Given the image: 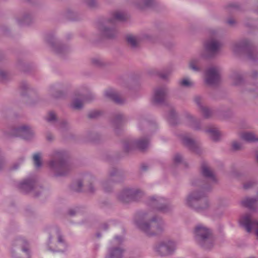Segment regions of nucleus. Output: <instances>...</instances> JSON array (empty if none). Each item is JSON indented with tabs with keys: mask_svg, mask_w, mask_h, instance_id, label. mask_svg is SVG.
<instances>
[{
	"mask_svg": "<svg viewBox=\"0 0 258 258\" xmlns=\"http://www.w3.org/2000/svg\"><path fill=\"white\" fill-rule=\"evenodd\" d=\"M202 173L203 175L210 180V183L208 185L202 184L201 182L198 183L193 182L192 184L200 186L199 190H194L190 192L185 199V205L199 213H204L210 208V203L208 199L203 198L206 197V191L210 189L211 183L216 182L215 175L211 169L207 165H203L202 167Z\"/></svg>",
	"mask_w": 258,
	"mask_h": 258,
	"instance_id": "1",
	"label": "nucleus"
},
{
	"mask_svg": "<svg viewBox=\"0 0 258 258\" xmlns=\"http://www.w3.org/2000/svg\"><path fill=\"white\" fill-rule=\"evenodd\" d=\"M135 223L138 228L149 237L159 235L165 229L164 222L159 217L153 215L152 212L139 214Z\"/></svg>",
	"mask_w": 258,
	"mask_h": 258,
	"instance_id": "2",
	"label": "nucleus"
},
{
	"mask_svg": "<svg viewBox=\"0 0 258 258\" xmlns=\"http://www.w3.org/2000/svg\"><path fill=\"white\" fill-rule=\"evenodd\" d=\"M50 160L48 165L55 177L66 175L71 170V165L65 159L67 153L61 149L53 150L49 155Z\"/></svg>",
	"mask_w": 258,
	"mask_h": 258,
	"instance_id": "3",
	"label": "nucleus"
},
{
	"mask_svg": "<svg viewBox=\"0 0 258 258\" xmlns=\"http://www.w3.org/2000/svg\"><path fill=\"white\" fill-rule=\"evenodd\" d=\"M126 19V15L123 12L116 11L112 14L111 18L99 24L98 29L101 35L106 38H113L116 36L117 31L115 27H110L116 21H122Z\"/></svg>",
	"mask_w": 258,
	"mask_h": 258,
	"instance_id": "4",
	"label": "nucleus"
},
{
	"mask_svg": "<svg viewBox=\"0 0 258 258\" xmlns=\"http://www.w3.org/2000/svg\"><path fill=\"white\" fill-rule=\"evenodd\" d=\"M196 240L206 249L211 248L213 245V239L211 230L203 224L196 226L194 230Z\"/></svg>",
	"mask_w": 258,
	"mask_h": 258,
	"instance_id": "5",
	"label": "nucleus"
},
{
	"mask_svg": "<svg viewBox=\"0 0 258 258\" xmlns=\"http://www.w3.org/2000/svg\"><path fill=\"white\" fill-rule=\"evenodd\" d=\"M154 252L160 256H167L173 254L177 248V242L171 239L160 240L153 246Z\"/></svg>",
	"mask_w": 258,
	"mask_h": 258,
	"instance_id": "6",
	"label": "nucleus"
},
{
	"mask_svg": "<svg viewBox=\"0 0 258 258\" xmlns=\"http://www.w3.org/2000/svg\"><path fill=\"white\" fill-rule=\"evenodd\" d=\"M221 47V43L215 37L207 40L204 43V49L201 52L203 59H208L214 56Z\"/></svg>",
	"mask_w": 258,
	"mask_h": 258,
	"instance_id": "7",
	"label": "nucleus"
},
{
	"mask_svg": "<svg viewBox=\"0 0 258 258\" xmlns=\"http://www.w3.org/2000/svg\"><path fill=\"white\" fill-rule=\"evenodd\" d=\"M5 135L8 138L21 137L25 140H30L33 136V131L28 126L23 125L13 127L5 131Z\"/></svg>",
	"mask_w": 258,
	"mask_h": 258,
	"instance_id": "8",
	"label": "nucleus"
},
{
	"mask_svg": "<svg viewBox=\"0 0 258 258\" xmlns=\"http://www.w3.org/2000/svg\"><path fill=\"white\" fill-rule=\"evenodd\" d=\"M123 238L121 236H115L110 242L107 253L105 258H122L124 250L119 246Z\"/></svg>",
	"mask_w": 258,
	"mask_h": 258,
	"instance_id": "9",
	"label": "nucleus"
},
{
	"mask_svg": "<svg viewBox=\"0 0 258 258\" xmlns=\"http://www.w3.org/2000/svg\"><path fill=\"white\" fill-rule=\"evenodd\" d=\"M148 204L154 210L163 212H166L171 209L168 201L159 196H154L151 197L149 199Z\"/></svg>",
	"mask_w": 258,
	"mask_h": 258,
	"instance_id": "10",
	"label": "nucleus"
},
{
	"mask_svg": "<svg viewBox=\"0 0 258 258\" xmlns=\"http://www.w3.org/2000/svg\"><path fill=\"white\" fill-rule=\"evenodd\" d=\"M149 145V141L147 139L143 138L138 141L130 140L125 141L123 143V149L125 152H130L136 148L141 150L146 149Z\"/></svg>",
	"mask_w": 258,
	"mask_h": 258,
	"instance_id": "11",
	"label": "nucleus"
},
{
	"mask_svg": "<svg viewBox=\"0 0 258 258\" xmlns=\"http://www.w3.org/2000/svg\"><path fill=\"white\" fill-rule=\"evenodd\" d=\"M18 187L23 192L27 193L32 191L35 197H37L39 195V194L35 193L38 187L36 184V180L34 177H30L24 179L18 184Z\"/></svg>",
	"mask_w": 258,
	"mask_h": 258,
	"instance_id": "12",
	"label": "nucleus"
},
{
	"mask_svg": "<svg viewBox=\"0 0 258 258\" xmlns=\"http://www.w3.org/2000/svg\"><path fill=\"white\" fill-rule=\"evenodd\" d=\"M232 84L236 86H244L245 90L249 92L254 91L256 89L255 85H253L250 83L245 84L242 75L237 72H234L230 76Z\"/></svg>",
	"mask_w": 258,
	"mask_h": 258,
	"instance_id": "13",
	"label": "nucleus"
},
{
	"mask_svg": "<svg viewBox=\"0 0 258 258\" xmlns=\"http://www.w3.org/2000/svg\"><path fill=\"white\" fill-rule=\"evenodd\" d=\"M240 224L247 232H250L253 230L258 237V222L253 220L250 215L246 214L242 217L240 220Z\"/></svg>",
	"mask_w": 258,
	"mask_h": 258,
	"instance_id": "14",
	"label": "nucleus"
},
{
	"mask_svg": "<svg viewBox=\"0 0 258 258\" xmlns=\"http://www.w3.org/2000/svg\"><path fill=\"white\" fill-rule=\"evenodd\" d=\"M220 80V73L217 68L212 67L206 71L205 82L207 85L209 86L217 85Z\"/></svg>",
	"mask_w": 258,
	"mask_h": 258,
	"instance_id": "15",
	"label": "nucleus"
},
{
	"mask_svg": "<svg viewBox=\"0 0 258 258\" xmlns=\"http://www.w3.org/2000/svg\"><path fill=\"white\" fill-rule=\"evenodd\" d=\"M141 194L139 191L133 190L130 188H125L122 189L117 196L118 199L122 203H128L132 201V199H137V194Z\"/></svg>",
	"mask_w": 258,
	"mask_h": 258,
	"instance_id": "16",
	"label": "nucleus"
},
{
	"mask_svg": "<svg viewBox=\"0 0 258 258\" xmlns=\"http://www.w3.org/2000/svg\"><path fill=\"white\" fill-rule=\"evenodd\" d=\"M45 39L51 45L53 50L56 53L62 55L67 52L68 47L56 40L53 36L48 35Z\"/></svg>",
	"mask_w": 258,
	"mask_h": 258,
	"instance_id": "17",
	"label": "nucleus"
},
{
	"mask_svg": "<svg viewBox=\"0 0 258 258\" xmlns=\"http://www.w3.org/2000/svg\"><path fill=\"white\" fill-rule=\"evenodd\" d=\"M168 90L166 87H158L155 89L152 98L155 104H161L166 99Z\"/></svg>",
	"mask_w": 258,
	"mask_h": 258,
	"instance_id": "18",
	"label": "nucleus"
},
{
	"mask_svg": "<svg viewBox=\"0 0 258 258\" xmlns=\"http://www.w3.org/2000/svg\"><path fill=\"white\" fill-rule=\"evenodd\" d=\"M55 237H57V241L59 243V244H62L63 246L66 245L64 240L60 233L59 229L57 227L52 228L50 230L49 240L47 243V249L49 251H54L52 248L51 246H50V244H51V239Z\"/></svg>",
	"mask_w": 258,
	"mask_h": 258,
	"instance_id": "19",
	"label": "nucleus"
},
{
	"mask_svg": "<svg viewBox=\"0 0 258 258\" xmlns=\"http://www.w3.org/2000/svg\"><path fill=\"white\" fill-rule=\"evenodd\" d=\"M183 144L192 152L200 154L201 152V149L199 144L189 137L184 136L182 138Z\"/></svg>",
	"mask_w": 258,
	"mask_h": 258,
	"instance_id": "20",
	"label": "nucleus"
},
{
	"mask_svg": "<svg viewBox=\"0 0 258 258\" xmlns=\"http://www.w3.org/2000/svg\"><path fill=\"white\" fill-rule=\"evenodd\" d=\"M105 95L118 104H122L125 101V100L117 92L112 89L107 90L105 92Z\"/></svg>",
	"mask_w": 258,
	"mask_h": 258,
	"instance_id": "21",
	"label": "nucleus"
},
{
	"mask_svg": "<svg viewBox=\"0 0 258 258\" xmlns=\"http://www.w3.org/2000/svg\"><path fill=\"white\" fill-rule=\"evenodd\" d=\"M120 174L116 169H113L109 173L108 180L103 183V187L106 191H109V189L107 188L109 183L113 182H118L120 179Z\"/></svg>",
	"mask_w": 258,
	"mask_h": 258,
	"instance_id": "22",
	"label": "nucleus"
},
{
	"mask_svg": "<svg viewBox=\"0 0 258 258\" xmlns=\"http://www.w3.org/2000/svg\"><path fill=\"white\" fill-rule=\"evenodd\" d=\"M200 54V57L192 58L189 62V68L194 72H200L203 68L202 61Z\"/></svg>",
	"mask_w": 258,
	"mask_h": 258,
	"instance_id": "23",
	"label": "nucleus"
},
{
	"mask_svg": "<svg viewBox=\"0 0 258 258\" xmlns=\"http://www.w3.org/2000/svg\"><path fill=\"white\" fill-rule=\"evenodd\" d=\"M32 20V15L28 13H24L17 18V23L19 25H28Z\"/></svg>",
	"mask_w": 258,
	"mask_h": 258,
	"instance_id": "24",
	"label": "nucleus"
},
{
	"mask_svg": "<svg viewBox=\"0 0 258 258\" xmlns=\"http://www.w3.org/2000/svg\"><path fill=\"white\" fill-rule=\"evenodd\" d=\"M258 201V197L254 198L246 197L240 202L241 205L249 209H252Z\"/></svg>",
	"mask_w": 258,
	"mask_h": 258,
	"instance_id": "25",
	"label": "nucleus"
},
{
	"mask_svg": "<svg viewBox=\"0 0 258 258\" xmlns=\"http://www.w3.org/2000/svg\"><path fill=\"white\" fill-rule=\"evenodd\" d=\"M241 139L247 142H258V137H256L253 133L251 132H245L242 134Z\"/></svg>",
	"mask_w": 258,
	"mask_h": 258,
	"instance_id": "26",
	"label": "nucleus"
},
{
	"mask_svg": "<svg viewBox=\"0 0 258 258\" xmlns=\"http://www.w3.org/2000/svg\"><path fill=\"white\" fill-rule=\"evenodd\" d=\"M126 40L129 45L133 48H136L138 46L141 38L139 36L130 35L126 37Z\"/></svg>",
	"mask_w": 258,
	"mask_h": 258,
	"instance_id": "27",
	"label": "nucleus"
},
{
	"mask_svg": "<svg viewBox=\"0 0 258 258\" xmlns=\"http://www.w3.org/2000/svg\"><path fill=\"white\" fill-rule=\"evenodd\" d=\"M206 132L207 133L210 137L214 141H217L220 138V133L219 131L215 127H211L206 130Z\"/></svg>",
	"mask_w": 258,
	"mask_h": 258,
	"instance_id": "28",
	"label": "nucleus"
},
{
	"mask_svg": "<svg viewBox=\"0 0 258 258\" xmlns=\"http://www.w3.org/2000/svg\"><path fill=\"white\" fill-rule=\"evenodd\" d=\"M187 121L194 130H198L200 129V125L199 124L198 120L189 114L186 115Z\"/></svg>",
	"mask_w": 258,
	"mask_h": 258,
	"instance_id": "29",
	"label": "nucleus"
},
{
	"mask_svg": "<svg viewBox=\"0 0 258 258\" xmlns=\"http://www.w3.org/2000/svg\"><path fill=\"white\" fill-rule=\"evenodd\" d=\"M154 0H136L135 4L140 9H144L152 6Z\"/></svg>",
	"mask_w": 258,
	"mask_h": 258,
	"instance_id": "30",
	"label": "nucleus"
},
{
	"mask_svg": "<svg viewBox=\"0 0 258 258\" xmlns=\"http://www.w3.org/2000/svg\"><path fill=\"white\" fill-rule=\"evenodd\" d=\"M85 183L88 186V191L93 192L94 188L93 187V183L94 181V178L92 175H87L84 177Z\"/></svg>",
	"mask_w": 258,
	"mask_h": 258,
	"instance_id": "31",
	"label": "nucleus"
},
{
	"mask_svg": "<svg viewBox=\"0 0 258 258\" xmlns=\"http://www.w3.org/2000/svg\"><path fill=\"white\" fill-rule=\"evenodd\" d=\"M167 119L168 122L171 124H175L176 123L177 115L174 109H171L167 114Z\"/></svg>",
	"mask_w": 258,
	"mask_h": 258,
	"instance_id": "32",
	"label": "nucleus"
},
{
	"mask_svg": "<svg viewBox=\"0 0 258 258\" xmlns=\"http://www.w3.org/2000/svg\"><path fill=\"white\" fill-rule=\"evenodd\" d=\"M178 84L180 86L190 87L194 85V83L188 78H183L179 81Z\"/></svg>",
	"mask_w": 258,
	"mask_h": 258,
	"instance_id": "33",
	"label": "nucleus"
},
{
	"mask_svg": "<svg viewBox=\"0 0 258 258\" xmlns=\"http://www.w3.org/2000/svg\"><path fill=\"white\" fill-rule=\"evenodd\" d=\"M200 110L206 118L210 117L213 114V111L206 106L201 108Z\"/></svg>",
	"mask_w": 258,
	"mask_h": 258,
	"instance_id": "34",
	"label": "nucleus"
},
{
	"mask_svg": "<svg viewBox=\"0 0 258 258\" xmlns=\"http://www.w3.org/2000/svg\"><path fill=\"white\" fill-rule=\"evenodd\" d=\"M33 160L34 166L36 168H39L42 165L40 154L38 153L33 155Z\"/></svg>",
	"mask_w": 258,
	"mask_h": 258,
	"instance_id": "35",
	"label": "nucleus"
},
{
	"mask_svg": "<svg viewBox=\"0 0 258 258\" xmlns=\"http://www.w3.org/2000/svg\"><path fill=\"white\" fill-rule=\"evenodd\" d=\"M83 104L82 101L79 99H75L71 104V106L74 109H80L83 107Z\"/></svg>",
	"mask_w": 258,
	"mask_h": 258,
	"instance_id": "36",
	"label": "nucleus"
},
{
	"mask_svg": "<svg viewBox=\"0 0 258 258\" xmlns=\"http://www.w3.org/2000/svg\"><path fill=\"white\" fill-rule=\"evenodd\" d=\"M245 44L244 42L235 43L231 46V49L234 52H237L241 49L244 47Z\"/></svg>",
	"mask_w": 258,
	"mask_h": 258,
	"instance_id": "37",
	"label": "nucleus"
},
{
	"mask_svg": "<svg viewBox=\"0 0 258 258\" xmlns=\"http://www.w3.org/2000/svg\"><path fill=\"white\" fill-rule=\"evenodd\" d=\"M46 120L50 123L55 122L56 120V115L53 111H50L46 118Z\"/></svg>",
	"mask_w": 258,
	"mask_h": 258,
	"instance_id": "38",
	"label": "nucleus"
},
{
	"mask_svg": "<svg viewBox=\"0 0 258 258\" xmlns=\"http://www.w3.org/2000/svg\"><path fill=\"white\" fill-rule=\"evenodd\" d=\"M194 101L199 107V109L205 106L203 105V99L200 96H195L194 98Z\"/></svg>",
	"mask_w": 258,
	"mask_h": 258,
	"instance_id": "39",
	"label": "nucleus"
},
{
	"mask_svg": "<svg viewBox=\"0 0 258 258\" xmlns=\"http://www.w3.org/2000/svg\"><path fill=\"white\" fill-rule=\"evenodd\" d=\"M248 58L251 60H254L256 57V52L254 50L251 49L248 52Z\"/></svg>",
	"mask_w": 258,
	"mask_h": 258,
	"instance_id": "40",
	"label": "nucleus"
},
{
	"mask_svg": "<svg viewBox=\"0 0 258 258\" xmlns=\"http://www.w3.org/2000/svg\"><path fill=\"white\" fill-rule=\"evenodd\" d=\"M92 63L94 66L97 67L101 66L103 64L102 61L99 58H92Z\"/></svg>",
	"mask_w": 258,
	"mask_h": 258,
	"instance_id": "41",
	"label": "nucleus"
},
{
	"mask_svg": "<svg viewBox=\"0 0 258 258\" xmlns=\"http://www.w3.org/2000/svg\"><path fill=\"white\" fill-rule=\"evenodd\" d=\"M182 157L179 154H176L173 158V161L176 164H178L182 161Z\"/></svg>",
	"mask_w": 258,
	"mask_h": 258,
	"instance_id": "42",
	"label": "nucleus"
},
{
	"mask_svg": "<svg viewBox=\"0 0 258 258\" xmlns=\"http://www.w3.org/2000/svg\"><path fill=\"white\" fill-rule=\"evenodd\" d=\"M255 183L256 182L253 181H249L245 183L243 187L245 189H248L252 187Z\"/></svg>",
	"mask_w": 258,
	"mask_h": 258,
	"instance_id": "43",
	"label": "nucleus"
},
{
	"mask_svg": "<svg viewBox=\"0 0 258 258\" xmlns=\"http://www.w3.org/2000/svg\"><path fill=\"white\" fill-rule=\"evenodd\" d=\"M29 244L28 242L25 240L23 241V246L22 247V250L24 252H25L28 256L29 257Z\"/></svg>",
	"mask_w": 258,
	"mask_h": 258,
	"instance_id": "44",
	"label": "nucleus"
},
{
	"mask_svg": "<svg viewBox=\"0 0 258 258\" xmlns=\"http://www.w3.org/2000/svg\"><path fill=\"white\" fill-rule=\"evenodd\" d=\"M87 5L91 8L95 7L97 3L95 0H85Z\"/></svg>",
	"mask_w": 258,
	"mask_h": 258,
	"instance_id": "45",
	"label": "nucleus"
},
{
	"mask_svg": "<svg viewBox=\"0 0 258 258\" xmlns=\"http://www.w3.org/2000/svg\"><path fill=\"white\" fill-rule=\"evenodd\" d=\"M241 144L236 141L233 142L232 143V148L235 150H238L241 148Z\"/></svg>",
	"mask_w": 258,
	"mask_h": 258,
	"instance_id": "46",
	"label": "nucleus"
},
{
	"mask_svg": "<svg viewBox=\"0 0 258 258\" xmlns=\"http://www.w3.org/2000/svg\"><path fill=\"white\" fill-rule=\"evenodd\" d=\"M8 74L4 71L0 70V81H3L7 78Z\"/></svg>",
	"mask_w": 258,
	"mask_h": 258,
	"instance_id": "47",
	"label": "nucleus"
},
{
	"mask_svg": "<svg viewBox=\"0 0 258 258\" xmlns=\"http://www.w3.org/2000/svg\"><path fill=\"white\" fill-rule=\"evenodd\" d=\"M133 190H138L140 192H141V194H137L136 195V196L138 198L137 199H132V201H139L141 198L143 197V196H144V192L141 190L140 189H136V188H131Z\"/></svg>",
	"mask_w": 258,
	"mask_h": 258,
	"instance_id": "48",
	"label": "nucleus"
},
{
	"mask_svg": "<svg viewBox=\"0 0 258 258\" xmlns=\"http://www.w3.org/2000/svg\"><path fill=\"white\" fill-rule=\"evenodd\" d=\"M94 98V95L92 94H89L88 97H83V100L84 102H89L93 100Z\"/></svg>",
	"mask_w": 258,
	"mask_h": 258,
	"instance_id": "49",
	"label": "nucleus"
},
{
	"mask_svg": "<svg viewBox=\"0 0 258 258\" xmlns=\"http://www.w3.org/2000/svg\"><path fill=\"white\" fill-rule=\"evenodd\" d=\"M99 115V112L98 111H93L92 112H90L89 114V117L90 118H95L97 117Z\"/></svg>",
	"mask_w": 258,
	"mask_h": 258,
	"instance_id": "50",
	"label": "nucleus"
},
{
	"mask_svg": "<svg viewBox=\"0 0 258 258\" xmlns=\"http://www.w3.org/2000/svg\"><path fill=\"white\" fill-rule=\"evenodd\" d=\"M123 118V116L121 114H118L116 115L115 119H114V122H117L121 120Z\"/></svg>",
	"mask_w": 258,
	"mask_h": 258,
	"instance_id": "51",
	"label": "nucleus"
},
{
	"mask_svg": "<svg viewBox=\"0 0 258 258\" xmlns=\"http://www.w3.org/2000/svg\"><path fill=\"white\" fill-rule=\"evenodd\" d=\"M20 166L21 165H19L18 163H17L16 161L13 164V166H12V169L13 170H17L19 168Z\"/></svg>",
	"mask_w": 258,
	"mask_h": 258,
	"instance_id": "52",
	"label": "nucleus"
},
{
	"mask_svg": "<svg viewBox=\"0 0 258 258\" xmlns=\"http://www.w3.org/2000/svg\"><path fill=\"white\" fill-rule=\"evenodd\" d=\"M24 161H25L24 157H21L17 161V162L18 163L19 165H21L24 162Z\"/></svg>",
	"mask_w": 258,
	"mask_h": 258,
	"instance_id": "53",
	"label": "nucleus"
},
{
	"mask_svg": "<svg viewBox=\"0 0 258 258\" xmlns=\"http://www.w3.org/2000/svg\"><path fill=\"white\" fill-rule=\"evenodd\" d=\"M77 185H78V188L77 189V190L78 191H80V189H81V187L83 186V183H82V181H78L77 182Z\"/></svg>",
	"mask_w": 258,
	"mask_h": 258,
	"instance_id": "54",
	"label": "nucleus"
},
{
	"mask_svg": "<svg viewBox=\"0 0 258 258\" xmlns=\"http://www.w3.org/2000/svg\"><path fill=\"white\" fill-rule=\"evenodd\" d=\"M67 126H68L67 123L66 122H62L60 123V128H61L62 129L63 128L67 127Z\"/></svg>",
	"mask_w": 258,
	"mask_h": 258,
	"instance_id": "55",
	"label": "nucleus"
},
{
	"mask_svg": "<svg viewBox=\"0 0 258 258\" xmlns=\"http://www.w3.org/2000/svg\"><path fill=\"white\" fill-rule=\"evenodd\" d=\"M5 166V162L3 159H0V170L2 169Z\"/></svg>",
	"mask_w": 258,
	"mask_h": 258,
	"instance_id": "56",
	"label": "nucleus"
},
{
	"mask_svg": "<svg viewBox=\"0 0 258 258\" xmlns=\"http://www.w3.org/2000/svg\"><path fill=\"white\" fill-rule=\"evenodd\" d=\"M21 88L24 90L27 89L28 87V85L27 83H23L21 85Z\"/></svg>",
	"mask_w": 258,
	"mask_h": 258,
	"instance_id": "57",
	"label": "nucleus"
},
{
	"mask_svg": "<svg viewBox=\"0 0 258 258\" xmlns=\"http://www.w3.org/2000/svg\"><path fill=\"white\" fill-rule=\"evenodd\" d=\"M227 22L229 25H232L233 24H234L235 23V21L234 20L231 19L228 20Z\"/></svg>",
	"mask_w": 258,
	"mask_h": 258,
	"instance_id": "58",
	"label": "nucleus"
},
{
	"mask_svg": "<svg viewBox=\"0 0 258 258\" xmlns=\"http://www.w3.org/2000/svg\"><path fill=\"white\" fill-rule=\"evenodd\" d=\"M46 138L48 141H51L53 138V136L50 134H48L46 136Z\"/></svg>",
	"mask_w": 258,
	"mask_h": 258,
	"instance_id": "59",
	"label": "nucleus"
},
{
	"mask_svg": "<svg viewBox=\"0 0 258 258\" xmlns=\"http://www.w3.org/2000/svg\"><path fill=\"white\" fill-rule=\"evenodd\" d=\"M258 77V72H254L252 74V77L255 78Z\"/></svg>",
	"mask_w": 258,
	"mask_h": 258,
	"instance_id": "60",
	"label": "nucleus"
},
{
	"mask_svg": "<svg viewBox=\"0 0 258 258\" xmlns=\"http://www.w3.org/2000/svg\"><path fill=\"white\" fill-rule=\"evenodd\" d=\"M107 228H108V225L107 224H104L101 227V229L104 230H106V229H107Z\"/></svg>",
	"mask_w": 258,
	"mask_h": 258,
	"instance_id": "61",
	"label": "nucleus"
},
{
	"mask_svg": "<svg viewBox=\"0 0 258 258\" xmlns=\"http://www.w3.org/2000/svg\"><path fill=\"white\" fill-rule=\"evenodd\" d=\"M69 214L71 216L75 215L76 214V211L74 210H71L69 211Z\"/></svg>",
	"mask_w": 258,
	"mask_h": 258,
	"instance_id": "62",
	"label": "nucleus"
},
{
	"mask_svg": "<svg viewBox=\"0 0 258 258\" xmlns=\"http://www.w3.org/2000/svg\"><path fill=\"white\" fill-rule=\"evenodd\" d=\"M168 75H169V74H161L160 77L163 79H166L168 77Z\"/></svg>",
	"mask_w": 258,
	"mask_h": 258,
	"instance_id": "63",
	"label": "nucleus"
},
{
	"mask_svg": "<svg viewBox=\"0 0 258 258\" xmlns=\"http://www.w3.org/2000/svg\"><path fill=\"white\" fill-rule=\"evenodd\" d=\"M141 168L143 170H146L147 169V167L145 165H142Z\"/></svg>",
	"mask_w": 258,
	"mask_h": 258,
	"instance_id": "64",
	"label": "nucleus"
}]
</instances>
